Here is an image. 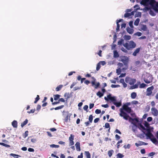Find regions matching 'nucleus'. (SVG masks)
Wrapping results in <instances>:
<instances>
[{
  "mask_svg": "<svg viewBox=\"0 0 158 158\" xmlns=\"http://www.w3.org/2000/svg\"><path fill=\"white\" fill-rule=\"evenodd\" d=\"M100 119L99 118H97L94 119V123H97L98 122V121Z\"/></svg>",
  "mask_w": 158,
  "mask_h": 158,
  "instance_id": "obj_59",
  "label": "nucleus"
},
{
  "mask_svg": "<svg viewBox=\"0 0 158 158\" xmlns=\"http://www.w3.org/2000/svg\"><path fill=\"white\" fill-rule=\"evenodd\" d=\"M114 151L113 150H110L108 152V155L109 157L111 156L112 154L114 153Z\"/></svg>",
  "mask_w": 158,
  "mask_h": 158,
  "instance_id": "obj_21",
  "label": "nucleus"
},
{
  "mask_svg": "<svg viewBox=\"0 0 158 158\" xmlns=\"http://www.w3.org/2000/svg\"><path fill=\"white\" fill-rule=\"evenodd\" d=\"M28 120L27 119H26L23 123H21V126L22 127H23L27 123Z\"/></svg>",
  "mask_w": 158,
  "mask_h": 158,
  "instance_id": "obj_19",
  "label": "nucleus"
},
{
  "mask_svg": "<svg viewBox=\"0 0 158 158\" xmlns=\"http://www.w3.org/2000/svg\"><path fill=\"white\" fill-rule=\"evenodd\" d=\"M140 50V48H137L132 53V55L134 56H136L137 54L139 52Z\"/></svg>",
  "mask_w": 158,
  "mask_h": 158,
  "instance_id": "obj_11",
  "label": "nucleus"
},
{
  "mask_svg": "<svg viewBox=\"0 0 158 158\" xmlns=\"http://www.w3.org/2000/svg\"><path fill=\"white\" fill-rule=\"evenodd\" d=\"M147 121L150 122L152 120V118L151 117H149L147 119Z\"/></svg>",
  "mask_w": 158,
  "mask_h": 158,
  "instance_id": "obj_53",
  "label": "nucleus"
},
{
  "mask_svg": "<svg viewBox=\"0 0 158 158\" xmlns=\"http://www.w3.org/2000/svg\"><path fill=\"white\" fill-rule=\"evenodd\" d=\"M113 103L117 107H119L122 104L121 102H113Z\"/></svg>",
  "mask_w": 158,
  "mask_h": 158,
  "instance_id": "obj_17",
  "label": "nucleus"
},
{
  "mask_svg": "<svg viewBox=\"0 0 158 158\" xmlns=\"http://www.w3.org/2000/svg\"><path fill=\"white\" fill-rule=\"evenodd\" d=\"M60 95L59 94H56L54 95V100L55 101L57 100L59 98Z\"/></svg>",
  "mask_w": 158,
  "mask_h": 158,
  "instance_id": "obj_24",
  "label": "nucleus"
},
{
  "mask_svg": "<svg viewBox=\"0 0 158 158\" xmlns=\"http://www.w3.org/2000/svg\"><path fill=\"white\" fill-rule=\"evenodd\" d=\"M151 77L148 74H147L144 75L143 80L145 83L147 84H149L152 82Z\"/></svg>",
  "mask_w": 158,
  "mask_h": 158,
  "instance_id": "obj_5",
  "label": "nucleus"
},
{
  "mask_svg": "<svg viewBox=\"0 0 158 158\" xmlns=\"http://www.w3.org/2000/svg\"><path fill=\"white\" fill-rule=\"evenodd\" d=\"M140 21V19L139 18H137L136 20L135 21L134 24V25L136 26H137L138 25L139 22Z\"/></svg>",
  "mask_w": 158,
  "mask_h": 158,
  "instance_id": "obj_22",
  "label": "nucleus"
},
{
  "mask_svg": "<svg viewBox=\"0 0 158 158\" xmlns=\"http://www.w3.org/2000/svg\"><path fill=\"white\" fill-rule=\"evenodd\" d=\"M113 56L114 58H117L119 57V55L116 50L114 51Z\"/></svg>",
  "mask_w": 158,
  "mask_h": 158,
  "instance_id": "obj_15",
  "label": "nucleus"
},
{
  "mask_svg": "<svg viewBox=\"0 0 158 158\" xmlns=\"http://www.w3.org/2000/svg\"><path fill=\"white\" fill-rule=\"evenodd\" d=\"M99 63H100V64H101L102 65H104L106 64V63L105 61H101Z\"/></svg>",
  "mask_w": 158,
  "mask_h": 158,
  "instance_id": "obj_62",
  "label": "nucleus"
},
{
  "mask_svg": "<svg viewBox=\"0 0 158 158\" xmlns=\"http://www.w3.org/2000/svg\"><path fill=\"white\" fill-rule=\"evenodd\" d=\"M107 98L113 102H116V99L115 97H111L110 94H109L107 96Z\"/></svg>",
  "mask_w": 158,
  "mask_h": 158,
  "instance_id": "obj_10",
  "label": "nucleus"
},
{
  "mask_svg": "<svg viewBox=\"0 0 158 158\" xmlns=\"http://www.w3.org/2000/svg\"><path fill=\"white\" fill-rule=\"evenodd\" d=\"M115 138L116 140H118L120 138V136L117 134L115 135Z\"/></svg>",
  "mask_w": 158,
  "mask_h": 158,
  "instance_id": "obj_49",
  "label": "nucleus"
},
{
  "mask_svg": "<svg viewBox=\"0 0 158 158\" xmlns=\"http://www.w3.org/2000/svg\"><path fill=\"white\" fill-rule=\"evenodd\" d=\"M10 156H12L13 157H15L14 158H18L19 157H20V156L19 155L13 153H11L10 154Z\"/></svg>",
  "mask_w": 158,
  "mask_h": 158,
  "instance_id": "obj_30",
  "label": "nucleus"
},
{
  "mask_svg": "<svg viewBox=\"0 0 158 158\" xmlns=\"http://www.w3.org/2000/svg\"><path fill=\"white\" fill-rule=\"evenodd\" d=\"M122 108V109H120V113L119 114V115L120 116L123 117V118L125 120H127L129 116L122 110H125L127 113H130L131 112V109L130 107L125 106H123Z\"/></svg>",
  "mask_w": 158,
  "mask_h": 158,
  "instance_id": "obj_2",
  "label": "nucleus"
},
{
  "mask_svg": "<svg viewBox=\"0 0 158 158\" xmlns=\"http://www.w3.org/2000/svg\"><path fill=\"white\" fill-rule=\"evenodd\" d=\"M121 72V69L120 68H118L116 69V73L118 75H119Z\"/></svg>",
  "mask_w": 158,
  "mask_h": 158,
  "instance_id": "obj_40",
  "label": "nucleus"
},
{
  "mask_svg": "<svg viewBox=\"0 0 158 158\" xmlns=\"http://www.w3.org/2000/svg\"><path fill=\"white\" fill-rule=\"evenodd\" d=\"M146 86V85L144 83L141 84L139 86L140 88H144Z\"/></svg>",
  "mask_w": 158,
  "mask_h": 158,
  "instance_id": "obj_38",
  "label": "nucleus"
},
{
  "mask_svg": "<svg viewBox=\"0 0 158 158\" xmlns=\"http://www.w3.org/2000/svg\"><path fill=\"white\" fill-rule=\"evenodd\" d=\"M123 46L128 50H130L135 48L136 46V44L133 41L131 40L129 43H126L124 44Z\"/></svg>",
  "mask_w": 158,
  "mask_h": 158,
  "instance_id": "obj_3",
  "label": "nucleus"
},
{
  "mask_svg": "<svg viewBox=\"0 0 158 158\" xmlns=\"http://www.w3.org/2000/svg\"><path fill=\"white\" fill-rule=\"evenodd\" d=\"M92 86H94L95 89H97L100 86V83L99 82L95 83L94 81H92L91 82Z\"/></svg>",
  "mask_w": 158,
  "mask_h": 158,
  "instance_id": "obj_9",
  "label": "nucleus"
},
{
  "mask_svg": "<svg viewBox=\"0 0 158 158\" xmlns=\"http://www.w3.org/2000/svg\"><path fill=\"white\" fill-rule=\"evenodd\" d=\"M141 4L145 6L150 5L155 11L158 12V2H156L155 0H142Z\"/></svg>",
  "mask_w": 158,
  "mask_h": 158,
  "instance_id": "obj_1",
  "label": "nucleus"
},
{
  "mask_svg": "<svg viewBox=\"0 0 158 158\" xmlns=\"http://www.w3.org/2000/svg\"><path fill=\"white\" fill-rule=\"evenodd\" d=\"M146 135L148 137L147 139L148 138L150 139L153 143L156 145L158 143V141L157 139L150 132L148 131L146 134Z\"/></svg>",
  "mask_w": 158,
  "mask_h": 158,
  "instance_id": "obj_4",
  "label": "nucleus"
},
{
  "mask_svg": "<svg viewBox=\"0 0 158 158\" xmlns=\"http://www.w3.org/2000/svg\"><path fill=\"white\" fill-rule=\"evenodd\" d=\"M50 147L51 148H58L59 147V145H56L54 144H52L50 145Z\"/></svg>",
  "mask_w": 158,
  "mask_h": 158,
  "instance_id": "obj_36",
  "label": "nucleus"
},
{
  "mask_svg": "<svg viewBox=\"0 0 158 158\" xmlns=\"http://www.w3.org/2000/svg\"><path fill=\"white\" fill-rule=\"evenodd\" d=\"M88 108V105H85L83 107V109L84 110L86 111L87 112L88 111L87 110Z\"/></svg>",
  "mask_w": 158,
  "mask_h": 158,
  "instance_id": "obj_51",
  "label": "nucleus"
},
{
  "mask_svg": "<svg viewBox=\"0 0 158 158\" xmlns=\"http://www.w3.org/2000/svg\"><path fill=\"white\" fill-rule=\"evenodd\" d=\"M123 41V39H121L120 40H119L118 42V45H121L122 44V43Z\"/></svg>",
  "mask_w": 158,
  "mask_h": 158,
  "instance_id": "obj_50",
  "label": "nucleus"
},
{
  "mask_svg": "<svg viewBox=\"0 0 158 158\" xmlns=\"http://www.w3.org/2000/svg\"><path fill=\"white\" fill-rule=\"evenodd\" d=\"M120 25L119 23H117L116 30L117 32L119 31Z\"/></svg>",
  "mask_w": 158,
  "mask_h": 158,
  "instance_id": "obj_44",
  "label": "nucleus"
},
{
  "mask_svg": "<svg viewBox=\"0 0 158 158\" xmlns=\"http://www.w3.org/2000/svg\"><path fill=\"white\" fill-rule=\"evenodd\" d=\"M85 154L87 158H90L91 155L89 152L88 151H85Z\"/></svg>",
  "mask_w": 158,
  "mask_h": 158,
  "instance_id": "obj_16",
  "label": "nucleus"
},
{
  "mask_svg": "<svg viewBox=\"0 0 158 158\" xmlns=\"http://www.w3.org/2000/svg\"><path fill=\"white\" fill-rule=\"evenodd\" d=\"M105 127L106 128H109V130H110V126L108 123H105Z\"/></svg>",
  "mask_w": 158,
  "mask_h": 158,
  "instance_id": "obj_43",
  "label": "nucleus"
},
{
  "mask_svg": "<svg viewBox=\"0 0 158 158\" xmlns=\"http://www.w3.org/2000/svg\"><path fill=\"white\" fill-rule=\"evenodd\" d=\"M155 154V153L154 152H151L148 154V156H154Z\"/></svg>",
  "mask_w": 158,
  "mask_h": 158,
  "instance_id": "obj_57",
  "label": "nucleus"
},
{
  "mask_svg": "<svg viewBox=\"0 0 158 158\" xmlns=\"http://www.w3.org/2000/svg\"><path fill=\"white\" fill-rule=\"evenodd\" d=\"M154 87L153 86H152L148 88L147 89L146 95L148 96H150L152 94V91L153 90Z\"/></svg>",
  "mask_w": 158,
  "mask_h": 158,
  "instance_id": "obj_7",
  "label": "nucleus"
},
{
  "mask_svg": "<svg viewBox=\"0 0 158 158\" xmlns=\"http://www.w3.org/2000/svg\"><path fill=\"white\" fill-rule=\"evenodd\" d=\"M40 99V97L39 95H37L36 97L35 98V100L34 102L35 103H36Z\"/></svg>",
  "mask_w": 158,
  "mask_h": 158,
  "instance_id": "obj_34",
  "label": "nucleus"
},
{
  "mask_svg": "<svg viewBox=\"0 0 158 158\" xmlns=\"http://www.w3.org/2000/svg\"><path fill=\"white\" fill-rule=\"evenodd\" d=\"M139 143L141 145H147L148 144L147 143H145L142 141H139Z\"/></svg>",
  "mask_w": 158,
  "mask_h": 158,
  "instance_id": "obj_56",
  "label": "nucleus"
},
{
  "mask_svg": "<svg viewBox=\"0 0 158 158\" xmlns=\"http://www.w3.org/2000/svg\"><path fill=\"white\" fill-rule=\"evenodd\" d=\"M69 141H70L69 145L72 146V145H73L74 144V143L73 140H70Z\"/></svg>",
  "mask_w": 158,
  "mask_h": 158,
  "instance_id": "obj_63",
  "label": "nucleus"
},
{
  "mask_svg": "<svg viewBox=\"0 0 158 158\" xmlns=\"http://www.w3.org/2000/svg\"><path fill=\"white\" fill-rule=\"evenodd\" d=\"M141 29L143 31H146L147 30V28L146 25H143L141 27Z\"/></svg>",
  "mask_w": 158,
  "mask_h": 158,
  "instance_id": "obj_23",
  "label": "nucleus"
},
{
  "mask_svg": "<svg viewBox=\"0 0 158 158\" xmlns=\"http://www.w3.org/2000/svg\"><path fill=\"white\" fill-rule=\"evenodd\" d=\"M137 96L136 93L135 92H133L131 94V97L132 99H135V98Z\"/></svg>",
  "mask_w": 158,
  "mask_h": 158,
  "instance_id": "obj_20",
  "label": "nucleus"
},
{
  "mask_svg": "<svg viewBox=\"0 0 158 158\" xmlns=\"http://www.w3.org/2000/svg\"><path fill=\"white\" fill-rule=\"evenodd\" d=\"M93 120V116L92 115H90L89 118V121L90 123H92V122Z\"/></svg>",
  "mask_w": 158,
  "mask_h": 158,
  "instance_id": "obj_27",
  "label": "nucleus"
},
{
  "mask_svg": "<svg viewBox=\"0 0 158 158\" xmlns=\"http://www.w3.org/2000/svg\"><path fill=\"white\" fill-rule=\"evenodd\" d=\"M142 34L141 32H137L135 34V35H137L138 36H140Z\"/></svg>",
  "mask_w": 158,
  "mask_h": 158,
  "instance_id": "obj_46",
  "label": "nucleus"
},
{
  "mask_svg": "<svg viewBox=\"0 0 158 158\" xmlns=\"http://www.w3.org/2000/svg\"><path fill=\"white\" fill-rule=\"evenodd\" d=\"M83 157V153L81 152L80 155L78 156L77 158H82Z\"/></svg>",
  "mask_w": 158,
  "mask_h": 158,
  "instance_id": "obj_64",
  "label": "nucleus"
},
{
  "mask_svg": "<svg viewBox=\"0 0 158 158\" xmlns=\"http://www.w3.org/2000/svg\"><path fill=\"white\" fill-rule=\"evenodd\" d=\"M151 112L153 115L154 116H157L158 115V111L155 107H152L151 108Z\"/></svg>",
  "mask_w": 158,
  "mask_h": 158,
  "instance_id": "obj_8",
  "label": "nucleus"
},
{
  "mask_svg": "<svg viewBox=\"0 0 158 158\" xmlns=\"http://www.w3.org/2000/svg\"><path fill=\"white\" fill-rule=\"evenodd\" d=\"M124 38L125 40H129L131 39V36L130 35H125L124 36Z\"/></svg>",
  "mask_w": 158,
  "mask_h": 158,
  "instance_id": "obj_26",
  "label": "nucleus"
},
{
  "mask_svg": "<svg viewBox=\"0 0 158 158\" xmlns=\"http://www.w3.org/2000/svg\"><path fill=\"white\" fill-rule=\"evenodd\" d=\"M149 13L150 15L152 16H154L156 15V14L154 11L151 10H150Z\"/></svg>",
  "mask_w": 158,
  "mask_h": 158,
  "instance_id": "obj_31",
  "label": "nucleus"
},
{
  "mask_svg": "<svg viewBox=\"0 0 158 158\" xmlns=\"http://www.w3.org/2000/svg\"><path fill=\"white\" fill-rule=\"evenodd\" d=\"M117 158H122L124 157V156L121 153H118L117 155Z\"/></svg>",
  "mask_w": 158,
  "mask_h": 158,
  "instance_id": "obj_33",
  "label": "nucleus"
},
{
  "mask_svg": "<svg viewBox=\"0 0 158 158\" xmlns=\"http://www.w3.org/2000/svg\"><path fill=\"white\" fill-rule=\"evenodd\" d=\"M129 117V119L130 120H132V121H134L135 120L137 122H139V120L137 118H132L131 117Z\"/></svg>",
  "mask_w": 158,
  "mask_h": 158,
  "instance_id": "obj_39",
  "label": "nucleus"
},
{
  "mask_svg": "<svg viewBox=\"0 0 158 158\" xmlns=\"http://www.w3.org/2000/svg\"><path fill=\"white\" fill-rule=\"evenodd\" d=\"M103 93H102L100 91L98 92L97 93V95L99 96V98H101L103 95Z\"/></svg>",
  "mask_w": 158,
  "mask_h": 158,
  "instance_id": "obj_25",
  "label": "nucleus"
},
{
  "mask_svg": "<svg viewBox=\"0 0 158 158\" xmlns=\"http://www.w3.org/2000/svg\"><path fill=\"white\" fill-rule=\"evenodd\" d=\"M121 61L127 67V69L128 67V58L125 56H122L121 59Z\"/></svg>",
  "mask_w": 158,
  "mask_h": 158,
  "instance_id": "obj_6",
  "label": "nucleus"
},
{
  "mask_svg": "<svg viewBox=\"0 0 158 158\" xmlns=\"http://www.w3.org/2000/svg\"><path fill=\"white\" fill-rule=\"evenodd\" d=\"M70 114H67V115L65 117V119H64L65 121L66 122H67L68 120V119H69V118H70Z\"/></svg>",
  "mask_w": 158,
  "mask_h": 158,
  "instance_id": "obj_42",
  "label": "nucleus"
},
{
  "mask_svg": "<svg viewBox=\"0 0 158 158\" xmlns=\"http://www.w3.org/2000/svg\"><path fill=\"white\" fill-rule=\"evenodd\" d=\"M144 125L147 128L149 126V123L147 122L146 121H145V122Z\"/></svg>",
  "mask_w": 158,
  "mask_h": 158,
  "instance_id": "obj_52",
  "label": "nucleus"
},
{
  "mask_svg": "<svg viewBox=\"0 0 158 158\" xmlns=\"http://www.w3.org/2000/svg\"><path fill=\"white\" fill-rule=\"evenodd\" d=\"M77 79L78 81L80 80L81 79H82L83 81H84L86 79V78H81V76L79 75L77 77Z\"/></svg>",
  "mask_w": 158,
  "mask_h": 158,
  "instance_id": "obj_37",
  "label": "nucleus"
},
{
  "mask_svg": "<svg viewBox=\"0 0 158 158\" xmlns=\"http://www.w3.org/2000/svg\"><path fill=\"white\" fill-rule=\"evenodd\" d=\"M123 147L125 148L126 149L127 148H129L130 147V144H128L127 145H124L123 146Z\"/></svg>",
  "mask_w": 158,
  "mask_h": 158,
  "instance_id": "obj_47",
  "label": "nucleus"
},
{
  "mask_svg": "<svg viewBox=\"0 0 158 158\" xmlns=\"http://www.w3.org/2000/svg\"><path fill=\"white\" fill-rule=\"evenodd\" d=\"M75 146L76 148V150L78 151H80L81 150L80 147V143L79 142H77L75 144Z\"/></svg>",
  "mask_w": 158,
  "mask_h": 158,
  "instance_id": "obj_12",
  "label": "nucleus"
},
{
  "mask_svg": "<svg viewBox=\"0 0 158 158\" xmlns=\"http://www.w3.org/2000/svg\"><path fill=\"white\" fill-rule=\"evenodd\" d=\"M131 16L130 13H126L124 15L125 18H128Z\"/></svg>",
  "mask_w": 158,
  "mask_h": 158,
  "instance_id": "obj_41",
  "label": "nucleus"
},
{
  "mask_svg": "<svg viewBox=\"0 0 158 158\" xmlns=\"http://www.w3.org/2000/svg\"><path fill=\"white\" fill-rule=\"evenodd\" d=\"M0 145L7 148H10V145L6 144L3 143H0Z\"/></svg>",
  "mask_w": 158,
  "mask_h": 158,
  "instance_id": "obj_28",
  "label": "nucleus"
},
{
  "mask_svg": "<svg viewBox=\"0 0 158 158\" xmlns=\"http://www.w3.org/2000/svg\"><path fill=\"white\" fill-rule=\"evenodd\" d=\"M41 106L39 104L38 105H37V107H36V110H40V108H41Z\"/></svg>",
  "mask_w": 158,
  "mask_h": 158,
  "instance_id": "obj_61",
  "label": "nucleus"
},
{
  "mask_svg": "<svg viewBox=\"0 0 158 158\" xmlns=\"http://www.w3.org/2000/svg\"><path fill=\"white\" fill-rule=\"evenodd\" d=\"M63 85H60L58 86L56 88V91H60L63 87Z\"/></svg>",
  "mask_w": 158,
  "mask_h": 158,
  "instance_id": "obj_18",
  "label": "nucleus"
},
{
  "mask_svg": "<svg viewBox=\"0 0 158 158\" xmlns=\"http://www.w3.org/2000/svg\"><path fill=\"white\" fill-rule=\"evenodd\" d=\"M64 105H61L60 106L57 107L56 108H55L54 109L55 110H56L59 109H62L64 107Z\"/></svg>",
  "mask_w": 158,
  "mask_h": 158,
  "instance_id": "obj_32",
  "label": "nucleus"
},
{
  "mask_svg": "<svg viewBox=\"0 0 158 158\" xmlns=\"http://www.w3.org/2000/svg\"><path fill=\"white\" fill-rule=\"evenodd\" d=\"M12 126L15 128H17L18 127V123L17 121L14 120L11 123Z\"/></svg>",
  "mask_w": 158,
  "mask_h": 158,
  "instance_id": "obj_13",
  "label": "nucleus"
},
{
  "mask_svg": "<svg viewBox=\"0 0 158 158\" xmlns=\"http://www.w3.org/2000/svg\"><path fill=\"white\" fill-rule=\"evenodd\" d=\"M90 123L89 121H88L87 122H85V125L86 127L90 125Z\"/></svg>",
  "mask_w": 158,
  "mask_h": 158,
  "instance_id": "obj_58",
  "label": "nucleus"
},
{
  "mask_svg": "<svg viewBox=\"0 0 158 158\" xmlns=\"http://www.w3.org/2000/svg\"><path fill=\"white\" fill-rule=\"evenodd\" d=\"M111 87L112 88H116L119 86V85H115L112 84L111 85Z\"/></svg>",
  "mask_w": 158,
  "mask_h": 158,
  "instance_id": "obj_54",
  "label": "nucleus"
},
{
  "mask_svg": "<svg viewBox=\"0 0 158 158\" xmlns=\"http://www.w3.org/2000/svg\"><path fill=\"white\" fill-rule=\"evenodd\" d=\"M101 68V66H100V63H98L97 64V67H96V70L97 71H98Z\"/></svg>",
  "mask_w": 158,
  "mask_h": 158,
  "instance_id": "obj_35",
  "label": "nucleus"
},
{
  "mask_svg": "<svg viewBox=\"0 0 158 158\" xmlns=\"http://www.w3.org/2000/svg\"><path fill=\"white\" fill-rule=\"evenodd\" d=\"M138 85L137 84H135L132 86V89H136L138 88Z\"/></svg>",
  "mask_w": 158,
  "mask_h": 158,
  "instance_id": "obj_55",
  "label": "nucleus"
},
{
  "mask_svg": "<svg viewBox=\"0 0 158 158\" xmlns=\"http://www.w3.org/2000/svg\"><path fill=\"white\" fill-rule=\"evenodd\" d=\"M126 30L127 32L130 34H132L134 32V30L130 28L129 27H127L126 28Z\"/></svg>",
  "mask_w": 158,
  "mask_h": 158,
  "instance_id": "obj_14",
  "label": "nucleus"
},
{
  "mask_svg": "<svg viewBox=\"0 0 158 158\" xmlns=\"http://www.w3.org/2000/svg\"><path fill=\"white\" fill-rule=\"evenodd\" d=\"M35 111V109H31L30 111H27V113H33Z\"/></svg>",
  "mask_w": 158,
  "mask_h": 158,
  "instance_id": "obj_48",
  "label": "nucleus"
},
{
  "mask_svg": "<svg viewBox=\"0 0 158 158\" xmlns=\"http://www.w3.org/2000/svg\"><path fill=\"white\" fill-rule=\"evenodd\" d=\"M121 50L123 52H124L126 53L127 52V50H126L124 48L122 47L121 48Z\"/></svg>",
  "mask_w": 158,
  "mask_h": 158,
  "instance_id": "obj_60",
  "label": "nucleus"
},
{
  "mask_svg": "<svg viewBox=\"0 0 158 158\" xmlns=\"http://www.w3.org/2000/svg\"><path fill=\"white\" fill-rule=\"evenodd\" d=\"M95 112L96 114H99L101 113V110H100L97 109L95 110Z\"/></svg>",
  "mask_w": 158,
  "mask_h": 158,
  "instance_id": "obj_45",
  "label": "nucleus"
},
{
  "mask_svg": "<svg viewBox=\"0 0 158 158\" xmlns=\"http://www.w3.org/2000/svg\"><path fill=\"white\" fill-rule=\"evenodd\" d=\"M10 156H12L13 157H15L14 158H18L19 157H20V156L19 155L13 153H11L10 154Z\"/></svg>",
  "mask_w": 158,
  "mask_h": 158,
  "instance_id": "obj_29",
  "label": "nucleus"
}]
</instances>
